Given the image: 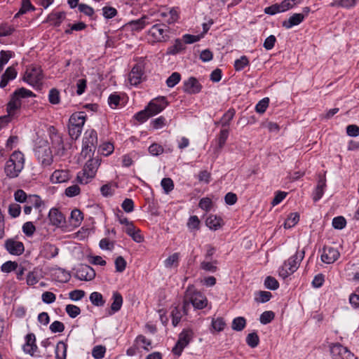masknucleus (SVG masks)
Wrapping results in <instances>:
<instances>
[{"label": "nucleus", "mask_w": 359, "mask_h": 359, "mask_svg": "<svg viewBox=\"0 0 359 359\" xmlns=\"http://www.w3.org/2000/svg\"><path fill=\"white\" fill-rule=\"evenodd\" d=\"M325 187H326L325 178L320 177L318 182L316 188L313 193V199L315 202L319 201L322 198V196L324 194V189H325Z\"/></svg>", "instance_id": "obj_26"}, {"label": "nucleus", "mask_w": 359, "mask_h": 359, "mask_svg": "<svg viewBox=\"0 0 359 359\" xmlns=\"http://www.w3.org/2000/svg\"><path fill=\"white\" fill-rule=\"evenodd\" d=\"M67 345L63 341H59L56 346V359H66Z\"/></svg>", "instance_id": "obj_32"}, {"label": "nucleus", "mask_w": 359, "mask_h": 359, "mask_svg": "<svg viewBox=\"0 0 359 359\" xmlns=\"http://www.w3.org/2000/svg\"><path fill=\"white\" fill-rule=\"evenodd\" d=\"M36 228L32 222H27L22 226V231L27 236H32L34 233Z\"/></svg>", "instance_id": "obj_57"}, {"label": "nucleus", "mask_w": 359, "mask_h": 359, "mask_svg": "<svg viewBox=\"0 0 359 359\" xmlns=\"http://www.w3.org/2000/svg\"><path fill=\"white\" fill-rule=\"evenodd\" d=\"M126 261L122 256H118L115 259L116 271L118 273L123 272L126 267Z\"/></svg>", "instance_id": "obj_56"}, {"label": "nucleus", "mask_w": 359, "mask_h": 359, "mask_svg": "<svg viewBox=\"0 0 359 359\" xmlns=\"http://www.w3.org/2000/svg\"><path fill=\"white\" fill-rule=\"evenodd\" d=\"M339 256L340 253L337 248L332 246H324L321 255V260L323 262L330 264L337 261Z\"/></svg>", "instance_id": "obj_14"}, {"label": "nucleus", "mask_w": 359, "mask_h": 359, "mask_svg": "<svg viewBox=\"0 0 359 359\" xmlns=\"http://www.w3.org/2000/svg\"><path fill=\"white\" fill-rule=\"evenodd\" d=\"M246 325V320L243 317H237L232 321L231 327L235 331H242Z\"/></svg>", "instance_id": "obj_34"}, {"label": "nucleus", "mask_w": 359, "mask_h": 359, "mask_svg": "<svg viewBox=\"0 0 359 359\" xmlns=\"http://www.w3.org/2000/svg\"><path fill=\"white\" fill-rule=\"evenodd\" d=\"M229 136V130L227 128H224L220 130L218 137L217 138V150H220L224 147L226 143V141Z\"/></svg>", "instance_id": "obj_31"}, {"label": "nucleus", "mask_w": 359, "mask_h": 359, "mask_svg": "<svg viewBox=\"0 0 359 359\" xmlns=\"http://www.w3.org/2000/svg\"><path fill=\"white\" fill-rule=\"evenodd\" d=\"M346 221L342 216L336 217L332 219V226L336 229H342L346 226Z\"/></svg>", "instance_id": "obj_60"}, {"label": "nucleus", "mask_w": 359, "mask_h": 359, "mask_svg": "<svg viewBox=\"0 0 359 359\" xmlns=\"http://www.w3.org/2000/svg\"><path fill=\"white\" fill-rule=\"evenodd\" d=\"M264 285L267 289L275 290L279 287V283L278 280L272 277L267 276L264 280Z\"/></svg>", "instance_id": "obj_50"}, {"label": "nucleus", "mask_w": 359, "mask_h": 359, "mask_svg": "<svg viewBox=\"0 0 359 359\" xmlns=\"http://www.w3.org/2000/svg\"><path fill=\"white\" fill-rule=\"evenodd\" d=\"M136 342L138 344H141V347L144 348V350L149 351V348L148 346H150L151 345V341L149 339H147L143 335H139L136 338Z\"/></svg>", "instance_id": "obj_63"}, {"label": "nucleus", "mask_w": 359, "mask_h": 359, "mask_svg": "<svg viewBox=\"0 0 359 359\" xmlns=\"http://www.w3.org/2000/svg\"><path fill=\"white\" fill-rule=\"evenodd\" d=\"M18 72L13 66L8 67L1 75L0 88H4L11 80L16 78Z\"/></svg>", "instance_id": "obj_21"}, {"label": "nucleus", "mask_w": 359, "mask_h": 359, "mask_svg": "<svg viewBox=\"0 0 359 359\" xmlns=\"http://www.w3.org/2000/svg\"><path fill=\"white\" fill-rule=\"evenodd\" d=\"M275 317V314L273 311H266L263 312L259 318L260 323L263 325H266L271 323Z\"/></svg>", "instance_id": "obj_48"}, {"label": "nucleus", "mask_w": 359, "mask_h": 359, "mask_svg": "<svg viewBox=\"0 0 359 359\" xmlns=\"http://www.w3.org/2000/svg\"><path fill=\"white\" fill-rule=\"evenodd\" d=\"M65 311L70 318H74L81 313V309L79 306L68 304L66 306Z\"/></svg>", "instance_id": "obj_53"}, {"label": "nucleus", "mask_w": 359, "mask_h": 359, "mask_svg": "<svg viewBox=\"0 0 359 359\" xmlns=\"http://www.w3.org/2000/svg\"><path fill=\"white\" fill-rule=\"evenodd\" d=\"M86 121V115L84 112L79 111L74 113L69 119V123L72 126H77L83 128Z\"/></svg>", "instance_id": "obj_27"}, {"label": "nucleus", "mask_w": 359, "mask_h": 359, "mask_svg": "<svg viewBox=\"0 0 359 359\" xmlns=\"http://www.w3.org/2000/svg\"><path fill=\"white\" fill-rule=\"evenodd\" d=\"M83 143V147L81 154H85V156H86V155L92 151L93 148L95 149L96 147L97 144V132L93 129L86 130Z\"/></svg>", "instance_id": "obj_8"}, {"label": "nucleus", "mask_w": 359, "mask_h": 359, "mask_svg": "<svg viewBox=\"0 0 359 359\" xmlns=\"http://www.w3.org/2000/svg\"><path fill=\"white\" fill-rule=\"evenodd\" d=\"M226 323L223 318H217V319H213L212 321V327L217 332L222 331Z\"/></svg>", "instance_id": "obj_62"}, {"label": "nucleus", "mask_w": 359, "mask_h": 359, "mask_svg": "<svg viewBox=\"0 0 359 359\" xmlns=\"http://www.w3.org/2000/svg\"><path fill=\"white\" fill-rule=\"evenodd\" d=\"M148 150H149V154L154 156H159L160 154H163L164 151L163 147L157 143L151 144L149 146Z\"/></svg>", "instance_id": "obj_54"}, {"label": "nucleus", "mask_w": 359, "mask_h": 359, "mask_svg": "<svg viewBox=\"0 0 359 359\" xmlns=\"http://www.w3.org/2000/svg\"><path fill=\"white\" fill-rule=\"evenodd\" d=\"M299 220V215L297 212L290 213L287 219L285 221V229H290L298 223Z\"/></svg>", "instance_id": "obj_35"}, {"label": "nucleus", "mask_w": 359, "mask_h": 359, "mask_svg": "<svg viewBox=\"0 0 359 359\" xmlns=\"http://www.w3.org/2000/svg\"><path fill=\"white\" fill-rule=\"evenodd\" d=\"M4 247L13 255H20L24 252L25 248L22 242L8 238L5 241Z\"/></svg>", "instance_id": "obj_15"}, {"label": "nucleus", "mask_w": 359, "mask_h": 359, "mask_svg": "<svg viewBox=\"0 0 359 359\" xmlns=\"http://www.w3.org/2000/svg\"><path fill=\"white\" fill-rule=\"evenodd\" d=\"M106 348L103 346H96L93 348L92 355L95 359H101L104 356Z\"/></svg>", "instance_id": "obj_58"}, {"label": "nucleus", "mask_w": 359, "mask_h": 359, "mask_svg": "<svg viewBox=\"0 0 359 359\" xmlns=\"http://www.w3.org/2000/svg\"><path fill=\"white\" fill-rule=\"evenodd\" d=\"M43 79L42 69L40 67L31 65L28 67L23 76V81L35 87L39 86Z\"/></svg>", "instance_id": "obj_5"}, {"label": "nucleus", "mask_w": 359, "mask_h": 359, "mask_svg": "<svg viewBox=\"0 0 359 359\" xmlns=\"http://www.w3.org/2000/svg\"><path fill=\"white\" fill-rule=\"evenodd\" d=\"M79 11L85 14L86 15L90 17L91 19L93 20H95V18H94V13H95V11H94V9L89 6L87 4H80L79 5Z\"/></svg>", "instance_id": "obj_47"}, {"label": "nucleus", "mask_w": 359, "mask_h": 359, "mask_svg": "<svg viewBox=\"0 0 359 359\" xmlns=\"http://www.w3.org/2000/svg\"><path fill=\"white\" fill-rule=\"evenodd\" d=\"M161 185L165 194H168L174 189V183L171 178L165 177L161 180Z\"/></svg>", "instance_id": "obj_52"}, {"label": "nucleus", "mask_w": 359, "mask_h": 359, "mask_svg": "<svg viewBox=\"0 0 359 359\" xmlns=\"http://www.w3.org/2000/svg\"><path fill=\"white\" fill-rule=\"evenodd\" d=\"M269 98L264 97L261 100L255 107V111L259 114H263L266 111V109L269 107Z\"/></svg>", "instance_id": "obj_49"}, {"label": "nucleus", "mask_w": 359, "mask_h": 359, "mask_svg": "<svg viewBox=\"0 0 359 359\" xmlns=\"http://www.w3.org/2000/svg\"><path fill=\"white\" fill-rule=\"evenodd\" d=\"M113 302L111 305V310L109 311V315L118 311L123 304V297L118 292H114L112 296Z\"/></svg>", "instance_id": "obj_25"}, {"label": "nucleus", "mask_w": 359, "mask_h": 359, "mask_svg": "<svg viewBox=\"0 0 359 359\" xmlns=\"http://www.w3.org/2000/svg\"><path fill=\"white\" fill-rule=\"evenodd\" d=\"M217 260H214L212 262L203 261L201 263V269L206 271L214 273L217 270Z\"/></svg>", "instance_id": "obj_41"}, {"label": "nucleus", "mask_w": 359, "mask_h": 359, "mask_svg": "<svg viewBox=\"0 0 359 359\" xmlns=\"http://www.w3.org/2000/svg\"><path fill=\"white\" fill-rule=\"evenodd\" d=\"M171 316L172 318V323L174 327H176L179 324L182 316L181 311L179 309L178 307H175L173 309V310L171 312Z\"/></svg>", "instance_id": "obj_61"}, {"label": "nucleus", "mask_w": 359, "mask_h": 359, "mask_svg": "<svg viewBox=\"0 0 359 359\" xmlns=\"http://www.w3.org/2000/svg\"><path fill=\"white\" fill-rule=\"evenodd\" d=\"M180 254L177 252L173 253L169 256L164 262L166 268H171L172 266H177L179 262Z\"/></svg>", "instance_id": "obj_44"}, {"label": "nucleus", "mask_w": 359, "mask_h": 359, "mask_svg": "<svg viewBox=\"0 0 359 359\" xmlns=\"http://www.w3.org/2000/svg\"><path fill=\"white\" fill-rule=\"evenodd\" d=\"M69 135L72 140H77L81 134L82 128L77 126H72L69 123Z\"/></svg>", "instance_id": "obj_45"}, {"label": "nucleus", "mask_w": 359, "mask_h": 359, "mask_svg": "<svg viewBox=\"0 0 359 359\" xmlns=\"http://www.w3.org/2000/svg\"><path fill=\"white\" fill-rule=\"evenodd\" d=\"M18 264L16 262L7 261L1 266V270L4 273H10L18 269Z\"/></svg>", "instance_id": "obj_46"}, {"label": "nucleus", "mask_w": 359, "mask_h": 359, "mask_svg": "<svg viewBox=\"0 0 359 359\" xmlns=\"http://www.w3.org/2000/svg\"><path fill=\"white\" fill-rule=\"evenodd\" d=\"M250 64L248 58L245 56H241L234 62V68L236 71H241Z\"/></svg>", "instance_id": "obj_40"}, {"label": "nucleus", "mask_w": 359, "mask_h": 359, "mask_svg": "<svg viewBox=\"0 0 359 359\" xmlns=\"http://www.w3.org/2000/svg\"><path fill=\"white\" fill-rule=\"evenodd\" d=\"M48 100L52 104H57L60 102V92L56 88H52L49 91Z\"/></svg>", "instance_id": "obj_51"}, {"label": "nucleus", "mask_w": 359, "mask_h": 359, "mask_svg": "<svg viewBox=\"0 0 359 359\" xmlns=\"http://www.w3.org/2000/svg\"><path fill=\"white\" fill-rule=\"evenodd\" d=\"M90 300L96 306H102L105 303L102 294L97 292H93L90 294Z\"/></svg>", "instance_id": "obj_37"}, {"label": "nucleus", "mask_w": 359, "mask_h": 359, "mask_svg": "<svg viewBox=\"0 0 359 359\" xmlns=\"http://www.w3.org/2000/svg\"><path fill=\"white\" fill-rule=\"evenodd\" d=\"M117 10L111 6H104L102 8V15L106 19H111L117 15Z\"/></svg>", "instance_id": "obj_55"}, {"label": "nucleus", "mask_w": 359, "mask_h": 359, "mask_svg": "<svg viewBox=\"0 0 359 359\" xmlns=\"http://www.w3.org/2000/svg\"><path fill=\"white\" fill-rule=\"evenodd\" d=\"M151 23L150 17L148 15H143L137 20H132L129 22L126 25L132 31L140 32L144 29L146 25H150Z\"/></svg>", "instance_id": "obj_18"}, {"label": "nucleus", "mask_w": 359, "mask_h": 359, "mask_svg": "<svg viewBox=\"0 0 359 359\" xmlns=\"http://www.w3.org/2000/svg\"><path fill=\"white\" fill-rule=\"evenodd\" d=\"M151 116H152L150 115V111L147 110V107L144 110H142V111L137 112L135 115V119L137 120L140 123H143V122L146 121Z\"/></svg>", "instance_id": "obj_59"}, {"label": "nucleus", "mask_w": 359, "mask_h": 359, "mask_svg": "<svg viewBox=\"0 0 359 359\" xmlns=\"http://www.w3.org/2000/svg\"><path fill=\"white\" fill-rule=\"evenodd\" d=\"M65 18L66 13L65 12L51 13L48 15L46 22L55 27H59Z\"/></svg>", "instance_id": "obj_24"}, {"label": "nucleus", "mask_w": 359, "mask_h": 359, "mask_svg": "<svg viewBox=\"0 0 359 359\" xmlns=\"http://www.w3.org/2000/svg\"><path fill=\"white\" fill-rule=\"evenodd\" d=\"M44 250L46 252V257L51 259L58 255L59 249L51 243H46L43 246Z\"/></svg>", "instance_id": "obj_39"}, {"label": "nucleus", "mask_w": 359, "mask_h": 359, "mask_svg": "<svg viewBox=\"0 0 359 359\" xmlns=\"http://www.w3.org/2000/svg\"><path fill=\"white\" fill-rule=\"evenodd\" d=\"M26 203L29 204L32 207H34L36 209L40 208L42 205H44V203L41 201V198L37 195L28 196L27 201Z\"/></svg>", "instance_id": "obj_38"}, {"label": "nucleus", "mask_w": 359, "mask_h": 359, "mask_svg": "<svg viewBox=\"0 0 359 359\" xmlns=\"http://www.w3.org/2000/svg\"><path fill=\"white\" fill-rule=\"evenodd\" d=\"M187 299L196 309H202L208 304L207 298L200 292L197 291L194 285H189L185 292Z\"/></svg>", "instance_id": "obj_4"}, {"label": "nucleus", "mask_w": 359, "mask_h": 359, "mask_svg": "<svg viewBox=\"0 0 359 359\" xmlns=\"http://www.w3.org/2000/svg\"><path fill=\"white\" fill-rule=\"evenodd\" d=\"M185 49V45L184 44L182 40L180 39H177L175 40V44L168 48L166 54L167 55H176L183 50Z\"/></svg>", "instance_id": "obj_30"}, {"label": "nucleus", "mask_w": 359, "mask_h": 359, "mask_svg": "<svg viewBox=\"0 0 359 359\" xmlns=\"http://www.w3.org/2000/svg\"><path fill=\"white\" fill-rule=\"evenodd\" d=\"M26 343L23 346V351L26 353H29L31 355H33L34 353L37 350V346L36 344V337L34 334L29 333L27 334L26 337Z\"/></svg>", "instance_id": "obj_22"}, {"label": "nucleus", "mask_w": 359, "mask_h": 359, "mask_svg": "<svg viewBox=\"0 0 359 359\" xmlns=\"http://www.w3.org/2000/svg\"><path fill=\"white\" fill-rule=\"evenodd\" d=\"M80 191V187L77 184H74L65 189V194L68 197H74L79 195Z\"/></svg>", "instance_id": "obj_64"}, {"label": "nucleus", "mask_w": 359, "mask_h": 359, "mask_svg": "<svg viewBox=\"0 0 359 359\" xmlns=\"http://www.w3.org/2000/svg\"><path fill=\"white\" fill-rule=\"evenodd\" d=\"M181 80V75L178 72H173L172 74L167 79L166 84L168 87L172 88L175 86Z\"/></svg>", "instance_id": "obj_43"}, {"label": "nucleus", "mask_w": 359, "mask_h": 359, "mask_svg": "<svg viewBox=\"0 0 359 359\" xmlns=\"http://www.w3.org/2000/svg\"><path fill=\"white\" fill-rule=\"evenodd\" d=\"M290 8L292 6L287 1H283L280 4H275L264 8V13L268 15H275L278 13L284 12Z\"/></svg>", "instance_id": "obj_19"}, {"label": "nucleus", "mask_w": 359, "mask_h": 359, "mask_svg": "<svg viewBox=\"0 0 359 359\" xmlns=\"http://www.w3.org/2000/svg\"><path fill=\"white\" fill-rule=\"evenodd\" d=\"M168 104L167 99L164 96H160L149 102L147 108L150 111V115L155 116L162 111Z\"/></svg>", "instance_id": "obj_9"}, {"label": "nucleus", "mask_w": 359, "mask_h": 359, "mask_svg": "<svg viewBox=\"0 0 359 359\" xmlns=\"http://www.w3.org/2000/svg\"><path fill=\"white\" fill-rule=\"evenodd\" d=\"M83 219V213L79 209H74L70 215V223L74 227H78Z\"/></svg>", "instance_id": "obj_29"}, {"label": "nucleus", "mask_w": 359, "mask_h": 359, "mask_svg": "<svg viewBox=\"0 0 359 359\" xmlns=\"http://www.w3.org/2000/svg\"><path fill=\"white\" fill-rule=\"evenodd\" d=\"M202 88V85L198 80L194 76L189 77L183 83V91L189 95L198 94L201 91Z\"/></svg>", "instance_id": "obj_10"}, {"label": "nucleus", "mask_w": 359, "mask_h": 359, "mask_svg": "<svg viewBox=\"0 0 359 359\" xmlns=\"http://www.w3.org/2000/svg\"><path fill=\"white\" fill-rule=\"evenodd\" d=\"M194 337V332L191 329L183 330L179 334L178 340L172 348V352L173 354L180 356L181 355L183 349L189 345Z\"/></svg>", "instance_id": "obj_6"}, {"label": "nucleus", "mask_w": 359, "mask_h": 359, "mask_svg": "<svg viewBox=\"0 0 359 359\" xmlns=\"http://www.w3.org/2000/svg\"><path fill=\"white\" fill-rule=\"evenodd\" d=\"M305 15L302 13H294L287 20L282 22L283 27L290 29L294 26L299 25L304 19Z\"/></svg>", "instance_id": "obj_23"}, {"label": "nucleus", "mask_w": 359, "mask_h": 359, "mask_svg": "<svg viewBox=\"0 0 359 359\" xmlns=\"http://www.w3.org/2000/svg\"><path fill=\"white\" fill-rule=\"evenodd\" d=\"M36 95L25 88H20L16 90L12 95L10 102L7 104V111L9 116H14L16 111L20 108L22 99L35 97Z\"/></svg>", "instance_id": "obj_2"}, {"label": "nucleus", "mask_w": 359, "mask_h": 359, "mask_svg": "<svg viewBox=\"0 0 359 359\" xmlns=\"http://www.w3.org/2000/svg\"><path fill=\"white\" fill-rule=\"evenodd\" d=\"M75 277L81 280L89 281L95 277V271L87 264H81L76 271Z\"/></svg>", "instance_id": "obj_13"}, {"label": "nucleus", "mask_w": 359, "mask_h": 359, "mask_svg": "<svg viewBox=\"0 0 359 359\" xmlns=\"http://www.w3.org/2000/svg\"><path fill=\"white\" fill-rule=\"evenodd\" d=\"M25 158L20 151H14L6 161L5 165V173L10 178H15L24 168Z\"/></svg>", "instance_id": "obj_1"}, {"label": "nucleus", "mask_w": 359, "mask_h": 359, "mask_svg": "<svg viewBox=\"0 0 359 359\" xmlns=\"http://www.w3.org/2000/svg\"><path fill=\"white\" fill-rule=\"evenodd\" d=\"M100 161L101 160L98 157L90 158L87 161L83 170L77 175L78 182L83 184H88L89 180L95 176Z\"/></svg>", "instance_id": "obj_3"}, {"label": "nucleus", "mask_w": 359, "mask_h": 359, "mask_svg": "<svg viewBox=\"0 0 359 359\" xmlns=\"http://www.w3.org/2000/svg\"><path fill=\"white\" fill-rule=\"evenodd\" d=\"M144 74V66L142 64H136L129 74V81L132 85H137L141 83Z\"/></svg>", "instance_id": "obj_16"}, {"label": "nucleus", "mask_w": 359, "mask_h": 359, "mask_svg": "<svg viewBox=\"0 0 359 359\" xmlns=\"http://www.w3.org/2000/svg\"><path fill=\"white\" fill-rule=\"evenodd\" d=\"M35 8L32 5L30 0H22V6L19 11L15 15L14 18H18L20 15L25 14L29 11H34Z\"/></svg>", "instance_id": "obj_36"}, {"label": "nucleus", "mask_w": 359, "mask_h": 359, "mask_svg": "<svg viewBox=\"0 0 359 359\" xmlns=\"http://www.w3.org/2000/svg\"><path fill=\"white\" fill-rule=\"evenodd\" d=\"M304 251H297L296 254L291 257L287 262H285V266H289V270L292 272H294L299 267V265L302 260L304 257Z\"/></svg>", "instance_id": "obj_20"}, {"label": "nucleus", "mask_w": 359, "mask_h": 359, "mask_svg": "<svg viewBox=\"0 0 359 359\" xmlns=\"http://www.w3.org/2000/svg\"><path fill=\"white\" fill-rule=\"evenodd\" d=\"M35 155L44 167L48 166L53 163L52 151L48 147L36 148Z\"/></svg>", "instance_id": "obj_11"}, {"label": "nucleus", "mask_w": 359, "mask_h": 359, "mask_svg": "<svg viewBox=\"0 0 359 359\" xmlns=\"http://www.w3.org/2000/svg\"><path fill=\"white\" fill-rule=\"evenodd\" d=\"M330 353L333 359H351L353 356L346 347L340 344H333L330 347Z\"/></svg>", "instance_id": "obj_12"}, {"label": "nucleus", "mask_w": 359, "mask_h": 359, "mask_svg": "<svg viewBox=\"0 0 359 359\" xmlns=\"http://www.w3.org/2000/svg\"><path fill=\"white\" fill-rule=\"evenodd\" d=\"M148 33L156 42H165L169 39V27L164 23L153 25Z\"/></svg>", "instance_id": "obj_7"}, {"label": "nucleus", "mask_w": 359, "mask_h": 359, "mask_svg": "<svg viewBox=\"0 0 359 359\" xmlns=\"http://www.w3.org/2000/svg\"><path fill=\"white\" fill-rule=\"evenodd\" d=\"M48 218L50 224L53 226L60 227L65 223V217L57 208H52L49 211Z\"/></svg>", "instance_id": "obj_17"}, {"label": "nucleus", "mask_w": 359, "mask_h": 359, "mask_svg": "<svg viewBox=\"0 0 359 359\" xmlns=\"http://www.w3.org/2000/svg\"><path fill=\"white\" fill-rule=\"evenodd\" d=\"M205 223L212 230H217L224 224L222 219L215 215H210L206 219Z\"/></svg>", "instance_id": "obj_28"}, {"label": "nucleus", "mask_w": 359, "mask_h": 359, "mask_svg": "<svg viewBox=\"0 0 359 359\" xmlns=\"http://www.w3.org/2000/svg\"><path fill=\"white\" fill-rule=\"evenodd\" d=\"M246 343L251 348H255L259 343V337L256 332H252L248 334Z\"/></svg>", "instance_id": "obj_42"}, {"label": "nucleus", "mask_w": 359, "mask_h": 359, "mask_svg": "<svg viewBox=\"0 0 359 359\" xmlns=\"http://www.w3.org/2000/svg\"><path fill=\"white\" fill-rule=\"evenodd\" d=\"M235 113L236 112L233 109H230L222 116L219 123L223 128H226L229 126L230 121L233 119Z\"/></svg>", "instance_id": "obj_33"}]
</instances>
